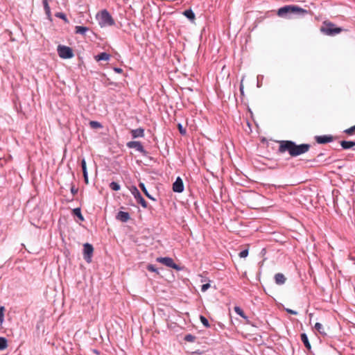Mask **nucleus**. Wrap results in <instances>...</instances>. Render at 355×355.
<instances>
[{
    "label": "nucleus",
    "instance_id": "obj_30",
    "mask_svg": "<svg viewBox=\"0 0 355 355\" xmlns=\"http://www.w3.org/2000/svg\"><path fill=\"white\" fill-rule=\"evenodd\" d=\"M5 307L3 306H0V325L3 323L4 320V312Z\"/></svg>",
    "mask_w": 355,
    "mask_h": 355
},
{
    "label": "nucleus",
    "instance_id": "obj_47",
    "mask_svg": "<svg viewBox=\"0 0 355 355\" xmlns=\"http://www.w3.org/2000/svg\"><path fill=\"white\" fill-rule=\"evenodd\" d=\"M240 90H241V94H243V84L242 83L241 84Z\"/></svg>",
    "mask_w": 355,
    "mask_h": 355
},
{
    "label": "nucleus",
    "instance_id": "obj_42",
    "mask_svg": "<svg viewBox=\"0 0 355 355\" xmlns=\"http://www.w3.org/2000/svg\"><path fill=\"white\" fill-rule=\"evenodd\" d=\"M71 192L74 195L78 192V189H76V187L73 185H72L71 187Z\"/></svg>",
    "mask_w": 355,
    "mask_h": 355
},
{
    "label": "nucleus",
    "instance_id": "obj_7",
    "mask_svg": "<svg viewBox=\"0 0 355 355\" xmlns=\"http://www.w3.org/2000/svg\"><path fill=\"white\" fill-rule=\"evenodd\" d=\"M94 252V248L90 243H86L83 245V257L84 259L87 262L92 261V257Z\"/></svg>",
    "mask_w": 355,
    "mask_h": 355
},
{
    "label": "nucleus",
    "instance_id": "obj_43",
    "mask_svg": "<svg viewBox=\"0 0 355 355\" xmlns=\"http://www.w3.org/2000/svg\"><path fill=\"white\" fill-rule=\"evenodd\" d=\"M246 323L248 324H250L253 327H256L250 320H249L248 319L246 320Z\"/></svg>",
    "mask_w": 355,
    "mask_h": 355
},
{
    "label": "nucleus",
    "instance_id": "obj_18",
    "mask_svg": "<svg viewBox=\"0 0 355 355\" xmlns=\"http://www.w3.org/2000/svg\"><path fill=\"white\" fill-rule=\"evenodd\" d=\"M131 134L133 138L143 137L144 136V130L141 128L135 130H132Z\"/></svg>",
    "mask_w": 355,
    "mask_h": 355
},
{
    "label": "nucleus",
    "instance_id": "obj_16",
    "mask_svg": "<svg viewBox=\"0 0 355 355\" xmlns=\"http://www.w3.org/2000/svg\"><path fill=\"white\" fill-rule=\"evenodd\" d=\"M58 53L60 58L67 59V46L61 44L58 45Z\"/></svg>",
    "mask_w": 355,
    "mask_h": 355
},
{
    "label": "nucleus",
    "instance_id": "obj_33",
    "mask_svg": "<svg viewBox=\"0 0 355 355\" xmlns=\"http://www.w3.org/2000/svg\"><path fill=\"white\" fill-rule=\"evenodd\" d=\"M234 311L238 314L241 317H244V314L245 313L243 312V311L242 310V309L239 306H235L234 307Z\"/></svg>",
    "mask_w": 355,
    "mask_h": 355
},
{
    "label": "nucleus",
    "instance_id": "obj_48",
    "mask_svg": "<svg viewBox=\"0 0 355 355\" xmlns=\"http://www.w3.org/2000/svg\"><path fill=\"white\" fill-rule=\"evenodd\" d=\"M115 71L117 72H121L122 71L121 69H115Z\"/></svg>",
    "mask_w": 355,
    "mask_h": 355
},
{
    "label": "nucleus",
    "instance_id": "obj_11",
    "mask_svg": "<svg viewBox=\"0 0 355 355\" xmlns=\"http://www.w3.org/2000/svg\"><path fill=\"white\" fill-rule=\"evenodd\" d=\"M334 137L331 135H320L315 137V141L318 144H324L331 142Z\"/></svg>",
    "mask_w": 355,
    "mask_h": 355
},
{
    "label": "nucleus",
    "instance_id": "obj_46",
    "mask_svg": "<svg viewBox=\"0 0 355 355\" xmlns=\"http://www.w3.org/2000/svg\"><path fill=\"white\" fill-rule=\"evenodd\" d=\"M66 153H67V146L65 145L64 148V157L65 156Z\"/></svg>",
    "mask_w": 355,
    "mask_h": 355
},
{
    "label": "nucleus",
    "instance_id": "obj_12",
    "mask_svg": "<svg viewBox=\"0 0 355 355\" xmlns=\"http://www.w3.org/2000/svg\"><path fill=\"white\" fill-rule=\"evenodd\" d=\"M127 146L130 148H135L137 151L141 152V153L144 152V147L141 145V142H139V141H129L127 143Z\"/></svg>",
    "mask_w": 355,
    "mask_h": 355
},
{
    "label": "nucleus",
    "instance_id": "obj_1",
    "mask_svg": "<svg viewBox=\"0 0 355 355\" xmlns=\"http://www.w3.org/2000/svg\"><path fill=\"white\" fill-rule=\"evenodd\" d=\"M309 148V144H303L297 145L291 141H281L278 150L280 153L288 151L291 156L296 157L308 152Z\"/></svg>",
    "mask_w": 355,
    "mask_h": 355
},
{
    "label": "nucleus",
    "instance_id": "obj_14",
    "mask_svg": "<svg viewBox=\"0 0 355 355\" xmlns=\"http://www.w3.org/2000/svg\"><path fill=\"white\" fill-rule=\"evenodd\" d=\"M72 215L74 217H76L78 220H76V222L84 221L85 218L81 213V209L80 207L75 208L72 209Z\"/></svg>",
    "mask_w": 355,
    "mask_h": 355
},
{
    "label": "nucleus",
    "instance_id": "obj_4",
    "mask_svg": "<svg viewBox=\"0 0 355 355\" xmlns=\"http://www.w3.org/2000/svg\"><path fill=\"white\" fill-rule=\"evenodd\" d=\"M306 10L296 6H286L280 8L277 11L279 17H284L287 14L301 15L306 13Z\"/></svg>",
    "mask_w": 355,
    "mask_h": 355
},
{
    "label": "nucleus",
    "instance_id": "obj_9",
    "mask_svg": "<svg viewBox=\"0 0 355 355\" xmlns=\"http://www.w3.org/2000/svg\"><path fill=\"white\" fill-rule=\"evenodd\" d=\"M184 186L182 179H176L173 184V191L176 193H182L184 191Z\"/></svg>",
    "mask_w": 355,
    "mask_h": 355
},
{
    "label": "nucleus",
    "instance_id": "obj_51",
    "mask_svg": "<svg viewBox=\"0 0 355 355\" xmlns=\"http://www.w3.org/2000/svg\"><path fill=\"white\" fill-rule=\"evenodd\" d=\"M301 182H293V184H300V183H301Z\"/></svg>",
    "mask_w": 355,
    "mask_h": 355
},
{
    "label": "nucleus",
    "instance_id": "obj_3",
    "mask_svg": "<svg viewBox=\"0 0 355 355\" xmlns=\"http://www.w3.org/2000/svg\"><path fill=\"white\" fill-rule=\"evenodd\" d=\"M96 19L101 27L114 25V20L107 10H103L96 15Z\"/></svg>",
    "mask_w": 355,
    "mask_h": 355
},
{
    "label": "nucleus",
    "instance_id": "obj_27",
    "mask_svg": "<svg viewBox=\"0 0 355 355\" xmlns=\"http://www.w3.org/2000/svg\"><path fill=\"white\" fill-rule=\"evenodd\" d=\"M81 166H82V170L83 173V178H87V168H86V162L85 159H83L81 161Z\"/></svg>",
    "mask_w": 355,
    "mask_h": 355
},
{
    "label": "nucleus",
    "instance_id": "obj_23",
    "mask_svg": "<svg viewBox=\"0 0 355 355\" xmlns=\"http://www.w3.org/2000/svg\"><path fill=\"white\" fill-rule=\"evenodd\" d=\"M314 328L317 330L321 335L326 336L327 333L324 331V327L322 324L320 322H316L315 324Z\"/></svg>",
    "mask_w": 355,
    "mask_h": 355
},
{
    "label": "nucleus",
    "instance_id": "obj_34",
    "mask_svg": "<svg viewBox=\"0 0 355 355\" xmlns=\"http://www.w3.org/2000/svg\"><path fill=\"white\" fill-rule=\"evenodd\" d=\"M345 133H346L348 135H352L355 132V125L349 128L346 129L344 131Z\"/></svg>",
    "mask_w": 355,
    "mask_h": 355
},
{
    "label": "nucleus",
    "instance_id": "obj_31",
    "mask_svg": "<svg viewBox=\"0 0 355 355\" xmlns=\"http://www.w3.org/2000/svg\"><path fill=\"white\" fill-rule=\"evenodd\" d=\"M110 187L113 191H119L120 189V185L116 182H112L110 184Z\"/></svg>",
    "mask_w": 355,
    "mask_h": 355
},
{
    "label": "nucleus",
    "instance_id": "obj_24",
    "mask_svg": "<svg viewBox=\"0 0 355 355\" xmlns=\"http://www.w3.org/2000/svg\"><path fill=\"white\" fill-rule=\"evenodd\" d=\"M76 29V33L85 35V33L89 30L87 27L85 26H76L75 27Z\"/></svg>",
    "mask_w": 355,
    "mask_h": 355
},
{
    "label": "nucleus",
    "instance_id": "obj_32",
    "mask_svg": "<svg viewBox=\"0 0 355 355\" xmlns=\"http://www.w3.org/2000/svg\"><path fill=\"white\" fill-rule=\"evenodd\" d=\"M89 125H90V127L92 128H100L102 127L101 124L98 122V121H92L89 122Z\"/></svg>",
    "mask_w": 355,
    "mask_h": 355
},
{
    "label": "nucleus",
    "instance_id": "obj_41",
    "mask_svg": "<svg viewBox=\"0 0 355 355\" xmlns=\"http://www.w3.org/2000/svg\"><path fill=\"white\" fill-rule=\"evenodd\" d=\"M73 56V51L71 48L68 47V59Z\"/></svg>",
    "mask_w": 355,
    "mask_h": 355
},
{
    "label": "nucleus",
    "instance_id": "obj_35",
    "mask_svg": "<svg viewBox=\"0 0 355 355\" xmlns=\"http://www.w3.org/2000/svg\"><path fill=\"white\" fill-rule=\"evenodd\" d=\"M249 253L248 249H245L239 252V256L240 258H245L248 257Z\"/></svg>",
    "mask_w": 355,
    "mask_h": 355
},
{
    "label": "nucleus",
    "instance_id": "obj_19",
    "mask_svg": "<svg viewBox=\"0 0 355 355\" xmlns=\"http://www.w3.org/2000/svg\"><path fill=\"white\" fill-rule=\"evenodd\" d=\"M340 146L343 149H349L355 146V142L352 141H342Z\"/></svg>",
    "mask_w": 355,
    "mask_h": 355
},
{
    "label": "nucleus",
    "instance_id": "obj_15",
    "mask_svg": "<svg viewBox=\"0 0 355 355\" xmlns=\"http://www.w3.org/2000/svg\"><path fill=\"white\" fill-rule=\"evenodd\" d=\"M275 282L278 285H282L286 282V278L282 273H277L275 275Z\"/></svg>",
    "mask_w": 355,
    "mask_h": 355
},
{
    "label": "nucleus",
    "instance_id": "obj_6",
    "mask_svg": "<svg viewBox=\"0 0 355 355\" xmlns=\"http://www.w3.org/2000/svg\"><path fill=\"white\" fill-rule=\"evenodd\" d=\"M130 191L132 194L134 196L136 199L137 203L140 204L144 208H146L148 207V204L144 198L141 195L140 192L137 189V188L135 186H132L130 189Z\"/></svg>",
    "mask_w": 355,
    "mask_h": 355
},
{
    "label": "nucleus",
    "instance_id": "obj_2",
    "mask_svg": "<svg viewBox=\"0 0 355 355\" xmlns=\"http://www.w3.org/2000/svg\"><path fill=\"white\" fill-rule=\"evenodd\" d=\"M320 31L325 35L335 36L340 34L343 29L342 28L337 27L336 24L329 21H324L320 26Z\"/></svg>",
    "mask_w": 355,
    "mask_h": 355
},
{
    "label": "nucleus",
    "instance_id": "obj_39",
    "mask_svg": "<svg viewBox=\"0 0 355 355\" xmlns=\"http://www.w3.org/2000/svg\"><path fill=\"white\" fill-rule=\"evenodd\" d=\"M209 288H210V284L209 283L205 284L201 286V291L205 292Z\"/></svg>",
    "mask_w": 355,
    "mask_h": 355
},
{
    "label": "nucleus",
    "instance_id": "obj_10",
    "mask_svg": "<svg viewBox=\"0 0 355 355\" xmlns=\"http://www.w3.org/2000/svg\"><path fill=\"white\" fill-rule=\"evenodd\" d=\"M239 181H234V179H230L232 184L241 185L243 187H250V184L254 183L251 179H238Z\"/></svg>",
    "mask_w": 355,
    "mask_h": 355
},
{
    "label": "nucleus",
    "instance_id": "obj_22",
    "mask_svg": "<svg viewBox=\"0 0 355 355\" xmlns=\"http://www.w3.org/2000/svg\"><path fill=\"white\" fill-rule=\"evenodd\" d=\"M183 15L191 21L195 19V14L191 9L184 10Z\"/></svg>",
    "mask_w": 355,
    "mask_h": 355
},
{
    "label": "nucleus",
    "instance_id": "obj_44",
    "mask_svg": "<svg viewBox=\"0 0 355 355\" xmlns=\"http://www.w3.org/2000/svg\"><path fill=\"white\" fill-rule=\"evenodd\" d=\"M246 323L248 324H250L253 327H256L250 320H249L248 319L246 320Z\"/></svg>",
    "mask_w": 355,
    "mask_h": 355
},
{
    "label": "nucleus",
    "instance_id": "obj_25",
    "mask_svg": "<svg viewBox=\"0 0 355 355\" xmlns=\"http://www.w3.org/2000/svg\"><path fill=\"white\" fill-rule=\"evenodd\" d=\"M139 186L141 188V189L142 190V191L144 192V193L146 195V197H148L149 199H151L153 200H155V199L154 198H153L149 194V193L148 192V190L146 189L145 184L144 183H142V182L139 183Z\"/></svg>",
    "mask_w": 355,
    "mask_h": 355
},
{
    "label": "nucleus",
    "instance_id": "obj_5",
    "mask_svg": "<svg viewBox=\"0 0 355 355\" xmlns=\"http://www.w3.org/2000/svg\"><path fill=\"white\" fill-rule=\"evenodd\" d=\"M156 261L159 263L164 264L166 266L179 270L180 268L174 263V261L171 257H157Z\"/></svg>",
    "mask_w": 355,
    "mask_h": 355
},
{
    "label": "nucleus",
    "instance_id": "obj_13",
    "mask_svg": "<svg viewBox=\"0 0 355 355\" xmlns=\"http://www.w3.org/2000/svg\"><path fill=\"white\" fill-rule=\"evenodd\" d=\"M116 218L123 223L127 222L130 218V214L128 212L120 211L117 213Z\"/></svg>",
    "mask_w": 355,
    "mask_h": 355
},
{
    "label": "nucleus",
    "instance_id": "obj_37",
    "mask_svg": "<svg viewBox=\"0 0 355 355\" xmlns=\"http://www.w3.org/2000/svg\"><path fill=\"white\" fill-rule=\"evenodd\" d=\"M178 127L181 135H184L186 134V130L182 127V125L180 123L178 124Z\"/></svg>",
    "mask_w": 355,
    "mask_h": 355
},
{
    "label": "nucleus",
    "instance_id": "obj_8",
    "mask_svg": "<svg viewBox=\"0 0 355 355\" xmlns=\"http://www.w3.org/2000/svg\"><path fill=\"white\" fill-rule=\"evenodd\" d=\"M67 219L64 217H61L58 220V230L60 232V239L63 243L65 242L64 239L66 236L65 230L67 228Z\"/></svg>",
    "mask_w": 355,
    "mask_h": 355
},
{
    "label": "nucleus",
    "instance_id": "obj_17",
    "mask_svg": "<svg viewBox=\"0 0 355 355\" xmlns=\"http://www.w3.org/2000/svg\"><path fill=\"white\" fill-rule=\"evenodd\" d=\"M301 340L304 343L305 347L310 351L311 349V345L309 343L307 335L305 333H303L300 335Z\"/></svg>",
    "mask_w": 355,
    "mask_h": 355
},
{
    "label": "nucleus",
    "instance_id": "obj_29",
    "mask_svg": "<svg viewBox=\"0 0 355 355\" xmlns=\"http://www.w3.org/2000/svg\"><path fill=\"white\" fill-rule=\"evenodd\" d=\"M196 337L192 334H187L184 340L187 342L193 343L196 340Z\"/></svg>",
    "mask_w": 355,
    "mask_h": 355
},
{
    "label": "nucleus",
    "instance_id": "obj_21",
    "mask_svg": "<svg viewBox=\"0 0 355 355\" xmlns=\"http://www.w3.org/2000/svg\"><path fill=\"white\" fill-rule=\"evenodd\" d=\"M110 55L108 53L103 52L95 56V59L97 61L108 60L110 59Z\"/></svg>",
    "mask_w": 355,
    "mask_h": 355
},
{
    "label": "nucleus",
    "instance_id": "obj_26",
    "mask_svg": "<svg viewBox=\"0 0 355 355\" xmlns=\"http://www.w3.org/2000/svg\"><path fill=\"white\" fill-rule=\"evenodd\" d=\"M8 347V340L4 337H0V350H4Z\"/></svg>",
    "mask_w": 355,
    "mask_h": 355
},
{
    "label": "nucleus",
    "instance_id": "obj_45",
    "mask_svg": "<svg viewBox=\"0 0 355 355\" xmlns=\"http://www.w3.org/2000/svg\"><path fill=\"white\" fill-rule=\"evenodd\" d=\"M261 184H263V186L268 185L269 187H275V184H269V183H261Z\"/></svg>",
    "mask_w": 355,
    "mask_h": 355
},
{
    "label": "nucleus",
    "instance_id": "obj_50",
    "mask_svg": "<svg viewBox=\"0 0 355 355\" xmlns=\"http://www.w3.org/2000/svg\"><path fill=\"white\" fill-rule=\"evenodd\" d=\"M243 318H244L245 320H247L248 319V318L245 315V314H244V317H242Z\"/></svg>",
    "mask_w": 355,
    "mask_h": 355
},
{
    "label": "nucleus",
    "instance_id": "obj_49",
    "mask_svg": "<svg viewBox=\"0 0 355 355\" xmlns=\"http://www.w3.org/2000/svg\"><path fill=\"white\" fill-rule=\"evenodd\" d=\"M86 184H89V179H84Z\"/></svg>",
    "mask_w": 355,
    "mask_h": 355
},
{
    "label": "nucleus",
    "instance_id": "obj_20",
    "mask_svg": "<svg viewBox=\"0 0 355 355\" xmlns=\"http://www.w3.org/2000/svg\"><path fill=\"white\" fill-rule=\"evenodd\" d=\"M51 0H42V4L44 6L45 13L48 16L49 19L51 18V9H50V7H49V2Z\"/></svg>",
    "mask_w": 355,
    "mask_h": 355
},
{
    "label": "nucleus",
    "instance_id": "obj_40",
    "mask_svg": "<svg viewBox=\"0 0 355 355\" xmlns=\"http://www.w3.org/2000/svg\"><path fill=\"white\" fill-rule=\"evenodd\" d=\"M286 311L290 314H292V315H297V312L296 311H294V310H292V309H285Z\"/></svg>",
    "mask_w": 355,
    "mask_h": 355
},
{
    "label": "nucleus",
    "instance_id": "obj_28",
    "mask_svg": "<svg viewBox=\"0 0 355 355\" xmlns=\"http://www.w3.org/2000/svg\"><path fill=\"white\" fill-rule=\"evenodd\" d=\"M200 322L202 323V324H203L205 327L208 328V327H210V324H209V323L208 320H207L205 316H203V315H200Z\"/></svg>",
    "mask_w": 355,
    "mask_h": 355
},
{
    "label": "nucleus",
    "instance_id": "obj_38",
    "mask_svg": "<svg viewBox=\"0 0 355 355\" xmlns=\"http://www.w3.org/2000/svg\"><path fill=\"white\" fill-rule=\"evenodd\" d=\"M147 270L151 272H157V269L154 265L149 264L147 266Z\"/></svg>",
    "mask_w": 355,
    "mask_h": 355
},
{
    "label": "nucleus",
    "instance_id": "obj_36",
    "mask_svg": "<svg viewBox=\"0 0 355 355\" xmlns=\"http://www.w3.org/2000/svg\"><path fill=\"white\" fill-rule=\"evenodd\" d=\"M55 17H59L67 21V15L63 12L55 13Z\"/></svg>",
    "mask_w": 355,
    "mask_h": 355
}]
</instances>
